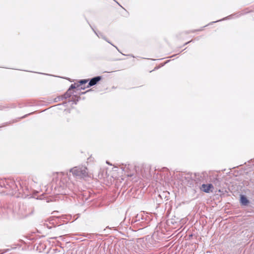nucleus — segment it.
<instances>
[{"mask_svg":"<svg viewBox=\"0 0 254 254\" xmlns=\"http://www.w3.org/2000/svg\"><path fill=\"white\" fill-rule=\"evenodd\" d=\"M127 175L128 176H132L133 175L132 174H127Z\"/></svg>","mask_w":254,"mask_h":254,"instance_id":"8","label":"nucleus"},{"mask_svg":"<svg viewBox=\"0 0 254 254\" xmlns=\"http://www.w3.org/2000/svg\"><path fill=\"white\" fill-rule=\"evenodd\" d=\"M10 182L12 184L13 186H14V182L12 181H10Z\"/></svg>","mask_w":254,"mask_h":254,"instance_id":"7","label":"nucleus"},{"mask_svg":"<svg viewBox=\"0 0 254 254\" xmlns=\"http://www.w3.org/2000/svg\"><path fill=\"white\" fill-rule=\"evenodd\" d=\"M101 79V76H96L95 77L93 78L89 81L87 87H89L90 86H93L97 84V83Z\"/></svg>","mask_w":254,"mask_h":254,"instance_id":"3","label":"nucleus"},{"mask_svg":"<svg viewBox=\"0 0 254 254\" xmlns=\"http://www.w3.org/2000/svg\"><path fill=\"white\" fill-rule=\"evenodd\" d=\"M213 189L214 187L212 184H203L201 187V190L206 193L212 192Z\"/></svg>","mask_w":254,"mask_h":254,"instance_id":"2","label":"nucleus"},{"mask_svg":"<svg viewBox=\"0 0 254 254\" xmlns=\"http://www.w3.org/2000/svg\"><path fill=\"white\" fill-rule=\"evenodd\" d=\"M88 81V79H82V80H79L78 82L79 83V85H82L83 84H85Z\"/></svg>","mask_w":254,"mask_h":254,"instance_id":"6","label":"nucleus"},{"mask_svg":"<svg viewBox=\"0 0 254 254\" xmlns=\"http://www.w3.org/2000/svg\"><path fill=\"white\" fill-rule=\"evenodd\" d=\"M73 175L80 178H85L88 176L87 168L85 167H74L71 170Z\"/></svg>","mask_w":254,"mask_h":254,"instance_id":"1","label":"nucleus"},{"mask_svg":"<svg viewBox=\"0 0 254 254\" xmlns=\"http://www.w3.org/2000/svg\"><path fill=\"white\" fill-rule=\"evenodd\" d=\"M79 86V85H78L77 84H76V83H74L73 84H71V85L70 86L69 89L68 90V92H69L71 89H74V88L78 87Z\"/></svg>","mask_w":254,"mask_h":254,"instance_id":"5","label":"nucleus"},{"mask_svg":"<svg viewBox=\"0 0 254 254\" xmlns=\"http://www.w3.org/2000/svg\"><path fill=\"white\" fill-rule=\"evenodd\" d=\"M240 203L242 205L246 206L249 203V200L247 199V197L244 195L240 196Z\"/></svg>","mask_w":254,"mask_h":254,"instance_id":"4","label":"nucleus"}]
</instances>
